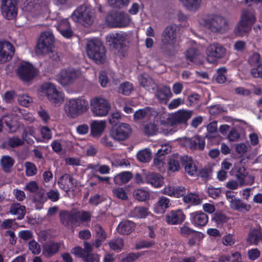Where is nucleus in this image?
Instances as JSON below:
<instances>
[{"mask_svg":"<svg viewBox=\"0 0 262 262\" xmlns=\"http://www.w3.org/2000/svg\"><path fill=\"white\" fill-rule=\"evenodd\" d=\"M19 104L23 106L27 107L32 102V99L27 95L19 96L17 98Z\"/></svg>","mask_w":262,"mask_h":262,"instance_id":"60","label":"nucleus"},{"mask_svg":"<svg viewBox=\"0 0 262 262\" xmlns=\"http://www.w3.org/2000/svg\"><path fill=\"white\" fill-rule=\"evenodd\" d=\"M78 219L83 222H89L92 217L91 213L88 211H77Z\"/></svg>","mask_w":262,"mask_h":262,"instance_id":"61","label":"nucleus"},{"mask_svg":"<svg viewBox=\"0 0 262 262\" xmlns=\"http://www.w3.org/2000/svg\"><path fill=\"white\" fill-rule=\"evenodd\" d=\"M88 101L84 99H71L66 102L64 110L68 116L75 118L85 112L88 108Z\"/></svg>","mask_w":262,"mask_h":262,"instance_id":"6","label":"nucleus"},{"mask_svg":"<svg viewBox=\"0 0 262 262\" xmlns=\"http://www.w3.org/2000/svg\"><path fill=\"white\" fill-rule=\"evenodd\" d=\"M188 145L191 150H203L205 146V138L196 135L188 140Z\"/></svg>","mask_w":262,"mask_h":262,"instance_id":"26","label":"nucleus"},{"mask_svg":"<svg viewBox=\"0 0 262 262\" xmlns=\"http://www.w3.org/2000/svg\"><path fill=\"white\" fill-rule=\"evenodd\" d=\"M190 11H196L200 7L202 0H179Z\"/></svg>","mask_w":262,"mask_h":262,"instance_id":"45","label":"nucleus"},{"mask_svg":"<svg viewBox=\"0 0 262 262\" xmlns=\"http://www.w3.org/2000/svg\"><path fill=\"white\" fill-rule=\"evenodd\" d=\"M119 13L113 12L107 14L105 20L108 25L112 28H117L116 23L118 21Z\"/></svg>","mask_w":262,"mask_h":262,"instance_id":"50","label":"nucleus"},{"mask_svg":"<svg viewBox=\"0 0 262 262\" xmlns=\"http://www.w3.org/2000/svg\"><path fill=\"white\" fill-rule=\"evenodd\" d=\"M137 158L141 162H149L151 159V152L146 149L141 150L138 152Z\"/></svg>","mask_w":262,"mask_h":262,"instance_id":"49","label":"nucleus"},{"mask_svg":"<svg viewBox=\"0 0 262 262\" xmlns=\"http://www.w3.org/2000/svg\"><path fill=\"white\" fill-rule=\"evenodd\" d=\"M60 220L63 224H72L77 223L79 220L77 211L75 212L65 211L60 213Z\"/></svg>","mask_w":262,"mask_h":262,"instance_id":"34","label":"nucleus"},{"mask_svg":"<svg viewBox=\"0 0 262 262\" xmlns=\"http://www.w3.org/2000/svg\"><path fill=\"white\" fill-rule=\"evenodd\" d=\"M226 49L217 43L209 45L206 50L207 59L210 63H213L225 55Z\"/></svg>","mask_w":262,"mask_h":262,"instance_id":"16","label":"nucleus"},{"mask_svg":"<svg viewBox=\"0 0 262 262\" xmlns=\"http://www.w3.org/2000/svg\"><path fill=\"white\" fill-rule=\"evenodd\" d=\"M94 10L91 6L83 4L78 7L73 12L71 18L85 27L91 26L94 21Z\"/></svg>","mask_w":262,"mask_h":262,"instance_id":"2","label":"nucleus"},{"mask_svg":"<svg viewBox=\"0 0 262 262\" xmlns=\"http://www.w3.org/2000/svg\"><path fill=\"white\" fill-rule=\"evenodd\" d=\"M186 215L181 209L172 210L166 214L165 222L170 225L181 224L185 220Z\"/></svg>","mask_w":262,"mask_h":262,"instance_id":"18","label":"nucleus"},{"mask_svg":"<svg viewBox=\"0 0 262 262\" xmlns=\"http://www.w3.org/2000/svg\"><path fill=\"white\" fill-rule=\"evenodd\" d=\"M86 50L88 56L97 64L103 63L105 61L106 50L99 40H89L86 45Z\"/></svg>","mask_w":262,"mask_h":262,"instance_id":"3","label":"nucleus"},{"mask_svg":"<svg viewBox=\"0 0 262 262\" xmlns=\"http://www.w3.org/2000/svg\"><path fill=\"white\" fill-rule=\"evenodd\" d=\"M248 62L253 68L257 67L260 63V56L259 53H253L248 59Z\"/></svg>","mask_w":262,"mask_h":262,"instance_id":"56","label":"nucleus"},{"mask_svg":"<svg viewBox=\"0 0 262 262\" xmlns=\"http://www.w3.org/2000/svg\"><path fill=\"white\" fill-rule=\"evenodd\" d=\"M24 142L18 137L13 136L9 138L7 142H4L2 146L3 148H6V145H8L11 148H15L21 146L24 144Z\"/></svg>","mask_w":262,"mask_h":262,"instance_id":"46","label":"nucleus"},{"mask_svg":"<svg viewBox=\"0 0 262 262\" xmlns=\"http://www.w3.org/2000/svg\"><path fill=\"white\" fill-rule=\"evenodd\" d=\"M127 35L123 32H112L106 36V44L110 48L122 52L126 47Z\"/></svg>","mask_w":262,"mask_h":262,"instance_id":"10","label":"nucleus"},{"mask_svg":"<svg viewBox=\"0 0 262 262\" xmlns=\"http://www.w3.org/2000/svg\"><path fill=\"white\" fill-rule=\"evenodd\" d=\"M25 172L28 177H32L35 175L37 171V169L35 165L30 162H26L25 164Z\"/></svg>","mask_w":262,"mask_h":262,"instance_id":"53","label":"nucleus"},{"mask_svg":"<svg viewBox=\"0 0 262 262\" xmlns=\"http://www.w3.org/2000/svg\"><path fill=\"white\" fill-rule=\"evenodd\" d=\"M18 77L24 82L32 80L38 74L37 70L28 62H22L16 71Z\"/></svg>","mask_w":262,"mask_h":262,"instance_id":"11","label":"nucleus"},{"mask_svg":"<svg viewBox=\"0 0 262 262\" xmlns=\"http://www.w3.org/2000/svg\"><path fill=\"white\" fill-rule=\"evenodd\" d=\"M247 255L249 259L255 260L260 256V252L257 248H252L248 251Z\"/></svg>","mask_w":262,"mask_h":262,"instance_id":"62","label":"nucleus"},{"mask_svg":"<svg viewBox=\"0 0 262 262\" xmlns=\"http://www.w3.org/2000/svg\"><path fill=\"white\" fill-rule=\"evenodd\" d=\"M133 196L136 200L143 202L149 198V193L143 189H137L134 191Z\"/></svg>","mask_w":262,"mask_h":262,"instance_id":"47","label":"nucleus"},{"mask_svg":"<svg viewBox=\"0 0 262 262\" xmlns=\"http://www.w3.org/2000/svg\"><path fill=\"white\" fill-rule=\"evenodd\" d=\"M183 156L177 154L172 155L169 159L168 162V170L171 171H177L180 168V161L182 162Z\"/></svg>","mask_w":262,"mask_h":262,"instance_id":"35","label":"nucleus"},{"mask_svg":"<svg viewBox=\"0 0 262 262\" xmlns=\"http://www.w3.org/2000/svg\"><path fill=\"white\" fill-rule=\"evenodd\" d=\"M156 96L160 102H166L172 96V94L169 86L163 85L157 87Z\"/></svg>","mask_w":262,"mask_h":262,"instance_id":"24","label":"nucleus"},{"mask_svg":"<svg viewBox=\"0 0 262 262\" xmlns=\"http://www.w3.org/2000/svg\"><path fill=\"white\" fill-rule=\"evenodd\" d=\"M132 131V128L129 124L121 123L112 127L110 134L111 137L116 140L124 141L129 137Z\"/></svg>","mask_w":262,"mask_h":262,"instance_id":"14","label":"nucleus"},{"mask_svg":"<svg viewBox=\"0 0 262 262\" xmlns=\"http://www.w3.org/2000/svg\"><path fill=\"white\" fill-rule=\"evenodd\" d=\"M134 87L133 84L128 81L122 83L118 89V92L122 95L129 96L132 92Z\"/></svg>","mask_w":262,"mask_h":262,"instance_id":"48","label":"nucleus"},{"mask_svg":"<svg viewBox=\"0 0 262 262\" xmlns=\"http://www.w3.org/2000/svg\"><path fill=\"white\" fill-rule=\"evenodd\" d=\"M247 242L251 245H257L262 242V229L259 226L250 230Z\"/></svg>","mask_w":262,"mask_h":262,"instance_id":"22","label":"nucleus"},{"mask_svg":"<svg viewBox=\"0 0 262 262\" xmlns=\"http://www.w3.org/2000/svg\"><path fill=\"white\" fill-rule=\"evenodd\" d=\"M226 72L227 69L224 67L220 68L217 70L215 81L217 83L222 84L226 82L227 78L225 74Z\"/></svg>","mask_w":262,"mask_h":262,"instance_id":"52","label":"nucleus"},{"mask_svg":"<svg viewBox=\"0 0 262 262\" xmlns=\"http://www.w3.org/2000/svg\"><path fill=\"white\" fill-rule=\"evenodd\" d=\"M143 254V252L139 253H129L125 257L121 259V262H134L141 255Z\"/></svg>","mask_w":262,"mask_h":262,"instance_id":"59","label":"nucleus"},{"mask_svg":"<svg viewBox=\"0 0 262 262\" xmlns=\"http://www.w3.org/2000/svg\"><path fill=\"white\" fill-rule=\"evenodd\" d=\"M145 182L155 188L161 187L163 183V177L158 173L151 172L146 176Z\"/></svg>","mask_w":262,"mask_h":262,"instance_id":"28","label":"nucleus"},{"mask_svg":"<svg viewBox=\"0 0 262 262\" xmlns=\"http://www.w3.org/2000/svg\"><path fill=\"white\" fill-rule=\"evenodd\" d=\"M234 171L235 172V176L239 186H243L245 184V178L248 174L246 168L243 166H236L234 167Z\"/></svg>","mask_w":262,"mask_h":262,"instance_id":"38","label":"nucleus"},{"mask_svg":"<svg viewBox=\"0 0 262 262\" xmlns=\"http://www.w3.org/2000/svg\"><path fill=\"white\" fill-rule=\"evenodd\" d=\"M29 249L34 254H38L40 252L39 245L34 240L31 241L28 244Z\"/></svg>","mask_w":262,"mask_h":262,"instance_id":"63","label":"nucleus"},{"mask_svg":"<svg viewBox=\"0 0 262 262\" xmlns=\"http://www.w3.org/2000/svg\"><path fill=\"white\" fill-rule=\"evenodd\" d=\"M96 237L102 240H105L107 238V234L102 227L99 224L95 226Z\"/></svg>","mask_w":262,"mask_h":262,"instance_id":"57","label":"nucleus"},{"mask_svg":"<svg viewBox=\"0 0 262 262\" xmlns=\"http://www.w3.org/2000/svg\"><path fill=\"white\" fill-rule=\"evenodd\" d=\"M78 70L72 68L61 70L57 76L58 82L63 86L73 84L79 76Z\"/></svg>","mask_w":262,"mask_h":262,"instance_id":"12","label":"nucleus"},{"mask_svg":"<svg viewBox=\"0 0 262 262\" xmlns=\"http://www.w3.org/2000/svg\"><path fill=\"white\" fill-rule=\"evenodd\" d=\"M208 216L201 211H197L190 214V221L195 227L200 228L206 225L208 222Z\"/></svg>","mask_w":262,"mask_h":262,"instance_id":"20","label":"nucleus"},{"mask_svg":"<svg viewBox=\"0 0 262 262\" xmlns=\"http://www.w3.org/2000/svg\"><path fill=\"white\" fill-rule=\"evenodd\" d=\"M256 21L255 12L253 10L245 9L242 12L241 20L235 29L237 36H245L251 29Z\"/></svg>","mask_w":262,"mask_h":262,"instance_id":"4","label":"nucleus"},{"mask_svg":"<svg viewBox=\"0 0 262 262\" xmlns=\"http://www.w3.org/2000/svg\"><path fill=\"white\" fill-rule=\"evenodd\" d=\"M91 109L96 116H106L111 110V104L108 100L101 96L92 98L90 101Z\"/></svg>","mask_w":262,"mask_h":262,"instance_id":"8","label":"nucleus"},{"mask_svg":"<svg viewBox=\"0 0 262 262\" xmlns=\"http://www.w3.org/2000/svg\"><path fill=\"white\" fill-rule=\"evenodd\" d=\"M230 218L222 211H216L213 214L212 220L216 224L217 227L222 226L224 224L227 223Z\"/></svg>","mask_w":262,"mask_h":262,"instance_id":"41","label":"nucleus"},{"mask_svg":"<svg viewBox=\"0 0 262 262\" xmlns=\"http://www.w3.org/2000/svg\"><path fill=\"white\" fill-rule=\"evenodd\" d=\"M59 187L66 192H69L76 186V180L69 174H64L58 180Z\"/></svg>","mask_w":262,"mask_h":262,"instance_id":"21","label":"nucleus"},{"mask_svg":"<svg viewBox=\"0 0 262 262\" xmlns=\"http://www.w3.org/2000/svg\"><path fill=\"white\" fill-rule=\"evenodd\" d=\"M55 38L53 33L50 31L42 32L38 40L35 50L38 54H45L52 52L54 47Z\"/></svg>","mask_w":262,"mask_h":262,"instance_id":"7","label":"nucleus"},{"mask_svg":"<svg viewBox=\"0 0 262 262\" xmlns=\"http://www.w3.org/2000/svg\"><path fill=\"white\" fill-rule=\"evenodd\" d=\"M148 209L142 206L135 207L130 212L131 216L136 219H144L148 216Z\"/></svg>","mask_w":262,"mask_h":262,"instance_id":"37","label":"nucleus"},{"mask_svg":"<svg viewBox=\"0 0 262 262\" xmlns=\"http://www.w3.org/2000/svg\"><path fill=\"white\" fill-rule=\"evenodd\" d=\"M40 92L46 95L52 103H60L63 101L64 94L57 90L56 85L51 82L43 83L40 88Z\"/></svg>","mask_w":262,"mask_h":262,"instance_id":"9","label":"nucleus"},{"mask_svg":"<svg viewBox=\"0 0 262 262\" xmlns=\"http://www.w3.org/2000/svg\"><path fill=\"white\" fill-rule=\"evenodd\" d=\"M177 26L171 25L166 27L161 35L162 43L161 50L163 53L169 56L175 54V42L177 38Z\"/></svg>","mask_w":262,"mask_h":262,"instance_id":"1","label":"nucleus"},{"mask_svg":"<svg viewBox=\"0 0 262 262\" xmlns=\"http://www.w3.org/2000/svg\"><path fill=\"white\" fill-rule=\"evenodd\" d=\"M179 233L183 237L188 238V244L192 246L195 241H200L204 237V234L199 231H196L188 226V223H185L180 227Z\"/></svg>","mask_w":262,"mask_h":262,"instance_id":"15","label":"nucleus"},{"mask_svg":"<svg viewBox=\"0 0 262 262\" xmlns=\"http://www.w3.org/2000/svg\"><path fill=\"white\" fill-rule=\"evenodd\" d=\"M182 165L184 167L185 172L190 176H195L197 174L198 167L194 163L191 158L184 156L182 158Z\"/></svg>","mask_w":262,"mask_h":262,"instance_id":"23","label":"nucleus"},{"mask_svg":"<svg viewBox=\"0 0 262 262\" xmlns=\"http://www.w3.org/2000/svg\"><path fill=\"white\" fill-rule=\"evenodd\" d=\"M9 212L13 215H17V219H23L26 213L25 206L20 203H12L10 208Z\"/></svg>","mask_w":262,"mask_h":262,"instance_id":"33","label":"nucleus"},{"mask_svg":"<svg viewBox=\"0 0 262 262\" xmlns=\"http://www.w3.org/2000/svg\"><path fill=\"white\" fill-rule=\"evenodd\" d=\"M113 193L115 196L122 200H127L128 196L125 189L122 187H115L113 189Z\"/></svg>","mask_w":262,"mask_h":262,"instance_id":"54","label":"nucleus"},{"mask_svg":"<svg viewBox=\"0 0 262 262\" xmlns=\"http://www.w3.org/2000/svg\"><path fill=\"white\" fill-rule=\"evenodd\" d=\"M15 160L9 156H3L1 160V166L6 172H9L14 164Z\"/></svg>","mask_w":262,"mask_h":262,"instance_id":"39","label":"nucleus"},{"mask_svg":"<svg viewBox=\"0 0 262 262\" xmlns=\"http://www.w3.org/2000/svg\"><path fill=\"white\" fill-rule=\"evenodd\" d=\"M108 2L113 8H122L128 5L129 0H108Z\"/></svg>","mask_w":262,"mask_h":262,"instance_id":"55","label":"nucleus"},{"mask_svg":"<svg viewBox=\"0 0 262 262\" xmlns=\"http://www.w3.org/2000/svg\"><path fill=\"white\" fill-rule=\"evenodd\" d=\"M170 205V200L165 196H161L159 197L157 203L155 204L154 211L156 213L163 214Z\"/></svg>","mask_w":262,"mask_h":262,"instance_id":"27","label":"nucleus"},{"mask_svg":"<svg viewBox=\"0 0 262 262\" xmlns=\"http://www.w3.org/2000/svg\"><path fill=\"white\" fill-rule=\"evenodd\" d=\"M18 0H2L1 12L4 18L12 20L17 15Z\"/></svg>","mask_w":262,"mask_h":262,"instance_id":"13","label":"nucleus"},{"mask_svg":"<svg viewBox=\"0 0 262 262\" xmlns=\"http://www.w3.org/2000/svg\"><path fill=\"white\" fill-rule=\"evenodd\" d=\"M133 178V174L131 172L123 171L116 174L114 178V182L117 185H120L127 183Z\"/></svg>","mask_w":262,"mask_h":262,"instance_id":"36","label":"nucleus"},{"mask_svg":"<svg viewBox=\"0 0 262 262\" xmlns=\"http://www.w3.org/2000/svg\"><path fill=\"white\" fill-rule=\"evenodd\" d=\"M118 17L117 23H116L117 28H124L129 25L130 19L127 14L123 12L119 13Z\"/></svg>","mask_w":262,"mask_h":262,"instance_id":"44","label":"nucleus"},{"mask_svg":"<svg viewBox=\"0 0 262 262\" xmlns=\"http://www.w3.org/2000/svg\"><path fill=\"white\" fill-rule=\"evenodd\" d=\"M192 113L190 111L179 110L167 119L168 123L174 126L178 124H185L192 116Z\"/></svg>","mask_w":262,"mask_h":262,"instance_id":"17","label":"nucleus"},{"mask_svg":"<svg viewBox=\"0 0 262 262\" xmlns=\"http://www.w3.org/2000/svg\"><path fill=\"white\" fill-rule=\"evenodd\" d=\"M60 244L57 242L49 241L43 246V253L47 257H51L58 252Z\"/></svg>","mask_w":262,"mask_h":262,"instance_id":"31","label":"nucleus"},{"mask_svg":"<svg viewBox=\"0 0 262 262\" xmlns=\"http://www.w3.org/2000/svg\"><path fill=\"white\" fill-rule=\"evenodd\" d=\"M105 128V121H94L91 125V135L93 137L98 138L101 136Z\"/></svg>","mask_w":262,"mask_h":262,"instance_id":"30","label":"nucleus"},{"mask_svg":"<svg viewBox=\"0 0 262 262\" xmlns=\"http://www.w3.org/2000/svg\"><path fill=\"white\" fill-rule=\"evenodd\" d=\"M201 23L205 28L214 33H224L228 26V23L226 19L217 15L208 16L203 18Z\"/></svg>","mask_w":262,"mask_h":262,"instance_id":"5","label":"nucleus"},{"mask_svg":"<svg viewBox=\"0 0 262 262\" xmlns=\"http://www.w3.org/2000/svg\"><path fill=\"white\" fill-rule=\"evenodd\" d=\"M139 82L140 85L148 91H154L157 87L153 79L146 74L141 75L139 77Z\"/></svg>","mask_w":262,"mask_h":262,"instance_id":"25","label":"nucleus"},{"mask_svg":"<svg viewBox=\"0 0 262 262\" xmlns=\"http://www.w3.org/2000/svg\"><path fill=\"white\" fill-rule=\"evenodd\" d=\"M76 256L81 258L84 262H97V255L92 253V252Z\"/></svg>","mask_w":262,"mask_h":262,"instance_id":"58","label":"nucleus"},{"mask_svg":"<svg viewBox=\"0 0 262 262\" xmlns=\"http://www.w3.org/2000/svg\"><path fill=\"white\" fill-rule=\"evenodd\" d=\"M15 49L9 41L0 42V63L6 62L12 58Z\"/></svg>","mask_w":262,"mask_h":262,"instance_id":"19","label":"nucleus"},{"mask_svg":"<svg viewBox=\"0 0 262 262\" xmlns=\"http://www.w3.org/2000/svg\"><path fill=\"white\" fill-rule=\"evenodd\" d=\"M251 75L254 78L262 79V63L255 68H252L250 71Z\"/></svg>","mask_w":262,"mask_h":262,"instance_id":"64","label":"nucleus"},{"mask_svg":"<svg viewBox=\"0 0 262 262\" xmlns=\"http://www.w3.org/2000/svg\"><path fill=\"white\" fill-rule=\"evenodd\" d=\"M108 245L114 250L120 251L124 247V243L122 238H116L110 241Z\"/></svg>","mask_w":262,"mask_h":262,"instance_id":"51","label":"nucleus"},{"mask_svg":"<svg viewBox=\"0 0 262 262\" xmlns=\"http://www.w3.org/2000/svg\"><path fill=\"white\" fill-rule=\"evenodd\" d=\"M135 228V224L134 222L129 220H124L119 223L117 230L120 234L128 235L134 230Z\"/></svg>","mask_w":262,"mask_h":262,"instance_id":"29","label":"nucleus"},{"mask_svg":"<svg viewBox=\"0 0 262 262\" xmlns=\"http://www.w3.org/2000/svg\"><path fill=\"white\" fill-rule=\"evenodd\" d=\"M84 248L82 249L80 246H76L73 248V253L75 255H81L91 253L92 251V245L86 241L83 243Z\"/></svg>","mask_w":262,"mask_h":262,"instance_id":"43","label":"nucleus"},{"mask_svg":"<svg viewBox=\"0 0 262 262\" xmlns=\"http://www.w3.org/2000/svg\"><path fill=\"white\" fill-rule=\"evenodd\" d=\"M230 207L231 209L239 212L249 211L251 209V205L243 202V201L238 198L235 200H231Z\"/></svg>","mask_w":262,"mask_h":262,"instance_id":"32","label":"nucleus"},{"mask_svg":"<svg viewBox=\"0 0 262 262\" xmlns=\"http://www.w3.org/2000/svg\"><path fill=\"white\" fill-rule=\"evenodd\" d=\"M200 54L199 50L195 48H189L185 53V57L188 63H195Z\"/></svg>","mask_w":262,"mask_h":262,"instance_id":"40","label":"nucleus"},{"mask_svg":"<svg viewBox=\"0 0 262 262\" xmlns=\"http://www.w3.org/2000/svg\"><path fill=\"white\" fill-rule=\"evenodd\" d=\"M185 203L191 204L193 205H198L202 203V200L199 194L195 193L190 192L186 194L183 198Z\"/></svg>","mask_w":262,"mask_h":262,"instance_id":"42","label":"nucleus"}]
</instances>
